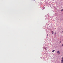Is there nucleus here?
<instances>
[{
	"mask_svg": "<svg viewBox=\"0 0 63 63\" xmlns=\"http://www.w3.org/2000/svg\"><path fill=\"white\" fill-rule=\"evenodd\" d=\"M60 43H61V42H60Z\"/></svg>",
	"mask_w": 63,
	"mask_h": 63,
	"instance_id": "obj_9",
	"label": "nucleus"
},
{
	"mask_svg": "<svg viewBox=\"0 0 63 63\" xmlns=\"http://www.w3.org/2000/svg\"><path fill=\"white\" fill-rule=\"evenodd\" d=\"M47 36H48V34H47Z\"/></svg>",
	"mask_w": 63,
	"mask_h": 63,
	"instance_id": "obj_8",
	"label": "nucleus"
},
{
	"mask_svg": "<svg viewBox=\"0 0 63 63\" xmlns=\"http://www.w3.org/2000/svg\"><path fill=\"white\" fill-rule=\"evenodd\" d=\"M54 51H55V50H53V51H52V52H54Z\"/></svg>",
	"mask_w": 63,
	"mask_h": 63,
	"instance_id": "obj_5",
	"label": "nucleus"
},
{
	"mask_svg": "<svg viewBox=\"0 0 63 63\" xmlns=\"http://www.w3.org/2000/svg\"><path fill=\"white\" fill-rule=\"evenodd\" d=\"M61 12H63V9H61Z\"/></svg>",
	"mask_w": 63,
	"mask_h": 63,
	"instance_id": "obj_2",
	"label": "nucleus"
},
{
	"mask_svg": "<svg viewBox=\"0 0 63 63\" xmlns=\"http://www.w3.org/2000/svg\"><path fill=\"white\" fill-rule=\"evenodd\" d=\"M62 46H63V44H62Z\"/></svg>",
	"mask_w": 63,
	"mask_h": 63,
	"instance_id": "obj_7",
	"label": "nucleus"
},
{
	"mask_svg": "<svg viewBox=\"0 0 63 63\" xmlns=\"http://www.w3.org/2000/svg\"><path fill=\"white\" fill-rule=\"evenodd\" d=\"M52 34H54V32H53V31H52Z\"/></svg>",
	"mask_w": 63,
	"mask_h": 63,
	"instance_id": "obj_3",
	"label": "nucleus"
},
{
	"mask_svg": "<svg viewBox=\"0 0 63 63\" xmlns=\"http://www.w3.org/2000/svg\"><path fill=\"white\" fill-rule=\"evenodd\" d=\"M57 53H59V51H57Z\"/></svg>",
	"mask_w": 63,
	"mask_h": 63,
	"instance_id": "obj_4",
	"label": "nucleus"
},
{
	"mask_svg": "<svg viewBox=\"0 0 63 63\" xmlns=\"http://www.w3.org/2000/svg\"><path fill=\"white\" fill-rule=\"evenodd\" d=\"M55 35L56 34V32H55Z\"/></svg>",
	"mask_w": 63,
	"mask_h": 63,
	"instance_id": "obj_6",
	"label": "nucleus"
},
{
	"mask_svg": "<svg viewBox=\"0 0 63 63\" xmlns=\"http://www.w3.org/2000/svg\"><path fill=\"white\" fill-rule=\"evenodd\" d=\"M61 63H63V56L62 57V59L61 60Z\"/></svg>",
	"mask_w": 63,
	"mask_h": 63,
	"instance_id": "obj_1",
	"label": "nucleus"
}]
</instances>
